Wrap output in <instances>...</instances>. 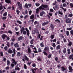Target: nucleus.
<instances>
[{
	"instance_id": "13",
	"label": "nucleus",
	"mask_w": 73,
	"mask_h": 73,
	"mask_svg": "<svg viewBox=\"0 0 73 73\" xmlns=\"http://www.w3.org/2000/svg\"><path fill=\"white\" fill-rule=\"evenodd\" d=\"M33 51L34 53H37V49H36V48L35 47H34L33 48Z\"/></svg>"
},
{
	"instance_id": "32",
	"label": "nucleus",
	"mask_w": 73,
	"mask_h": 73,
	"mask_svg": "<svg viewBox=\"0 0 73 73\" xmlns=\"http://www.w3.org/2000/svg\"><path fill=\"white\" fill-rule=\"evenodd\" d=\"M7 64L8 66H9L10 64V62L9 60H7Z\"/></svg>"
},
{
	"instance_id": "5",
	"label": "nucleus",
	"mask_w": 73,
	"mask_h": 73,
	"mask_svg": "<svg viewBox=\"0 0 73 73\" xmlns=\"http://www.w3.org/2000/svg\"><path fill=\"white\" fill-rule=\"evenodd\" d=\"M65 21L66 22V23H67V24L71 23V20L70 18H68L66 19Z\"/></svg>"
},
{
	"instance_id": "14",
	"label": "nucleus",
	"mask_w": 73,
	"mask_h": 73,
	"mask_svg": "<svg viewBox=\"0 0 73 73\" xmlns=\"http://www.w3.org/2000/svg\"><path fill=\"white\" fill-rule=\"evenodd\" d=\"M62 52L64 54H65V53H66V48H64L63 49Z\"/></svg>"
},
{
	"instance_id": "22",
	"label": "nucleus",
	"mask_w": 73,
	"mask_h": 73,
	"mask_svg": "<svg viewBox=\"0 0 73 73\" xmlns=\"http://www.w3.org/2000/svg\"><path fill=\"white\" fill-rule=\"evenodd\" d=\"M36 69H37V68H33V69H31L33 73H36V72H35V70L36 71Z\"/></svg>"
},
{
	"instance_id": "26",
	"label": "nucleus",
	"mask_w": 73,
	"mask_h": 73,
	"mask_svg": "<svg viewBox=\"0 0 73 73\" xmlns=\"http://www.w3.org/2000/svg\"><path fill=\"white\" fill-rule=\"evenodd\" d=\"M44 50H49V47L48 46L45 47Z\"/></svg>"
},
{
	"instance_id": "6",
	"label": "nucleus",
	"mask_w": 73,
	"mask_h": 73,
	"mask_svg": "<svg viewBox=\"0 0 73 73\" xmlns=\"http://www.w3.org/2000/svg\"><path fill=\"white\" fill-rule=\"evenodd\" d=\"M68 69L69 70V72L70 73H72L73 71V68H72V67L71 66H69L68 67Z\"/></svg>"
},
{
	"instance_id": "63",
	"label": "nucleus",
	"mask_w": 73,
	"mask_h": 73,
	"mask_svg": "<svg viewBox=\"0 0 73 73\" xmlns=\"http://www.w3.org/2000/svg\"><path fill=\"white\" fill-rule=\"evenodd\" d=\"M38 51L39 52H41V50L40 48H39L38 49Z\"/></svg>"
},
{
	"instance_id": "43",
	"label": "nucleus",
	"mask_w": 73,
	"mask_h": 73,
	"mask_svg": "<svg viewBox=\"0 0 73 73\" xmlns=\"http://www.w3.org/2000/svg\"><path fill=\"white\" fill-rule=\"evenodd\" d=\"M63 7H66L67 5H66V3H64L63 4Z\"/></svg>"
},
{
	"instance_id": "60",
	"label": "nucleus",
	"mask_w": 73,
	"mask_h": 73,
	"mask_svg": "<svg viewBox=\"0 0 73 73\" xmlns=\"http://www.w3.org/2000/svg\"><path fill=\"white\" fill-rule=\"evenodd\" d=\"M8 33H10V34H12V31L10 30H9L8 31Z\"/></svg>"
},
{
	"instance_id": "41",
	"label": "nucleus",
	"mask_w": 73,
	"mask_h": 73,
	"mask_svg": "<svg viewBox=\"0 0 73 73\" xmlns=\"http://www.w3.org/2000/svg\"><path fill=\"white\" fill-rule=\"evenodd\" d=\"M13 52L14 53L13 54H12V56L13 57H14V56L15 55V54H16V52H15V51H13Z\"/></svg>"
},
{
	"instance_id": "12",
	"label": "nucleus",
	"mask_w": 73,
	"mask_h": 73,
	"mask_svg": "<svg viewBox=\"0 0 73 73\" xmlns=\"http://www.w3.org/2000/svg\"><path fill=\"white\" fill-rule=\"evenodd\" d=\"M68 46H69L70 47V46H72V42H68Z\"/></svg>"
},
{
	"instance_id": "9",
	"label": "nucleus",
	"mask_w": 73,
	"mask_h": 73,
	"mask_svg": "<svg viewBox=\"0 0 73 73\" xmlns=\"http://www.w3.org/2000/svg\"><path fill=\"white\" fill-rule=\"evenodd\" d=\"M58 13L59 16L60 17H62V15H63V13H62L61 11H59Z\"/></svg>"
},
{
	"instance_id": "24",
	"label": "nucleus",
	"mask_w": 73,
	"mask_h": 73,
	"mask_svg": "<svg viewBox=\"0 0 73 73\" xmlns=\"http://www.w3.org/2000/svg\"><path fill=\"white\" fill-rule=\"evenodd\" d=\"M41 6L43 8H47L48 7V6L46 5H42Z\"/></svg>"
},
{
	"instance_id": "45",
	"label": "nucleus",
	"mask_w": 73,
	"mask_h": 73,
	"mask_svg": "<svg viewBox=\"0 0 73 73\" xmlns=\"http://www.w3.org/2000/svg\"><path fill=\"white\" fill-rule=\"evenodd\" d=\"M72 16H73V14L72 13L69 14V17H72Z\"/></svg>"
},
{
	"instance_id": "16",
	"label": "nucleus",
	"mask_w": 73,
	"mask_h": 73,
	"mask_svg": "<svg viewBox=\"0 0 73 73\" xmlns=\"http://www.w3.org/2000/svg\"><path fill=\"white\" fill-rule=\"evenodd\" d=\"M23 58H24V59H25L26 60H27V61H28L29 59L27 57V56H24L23 57Z\"/></svg>"
},
{
	"instance_id": "46",
	"label": "nucleus",
	"mask_w": 73,
	"mask_h": 73,
	"mask_svg": "<svg viewBox=\"0 0 73 73\" xmlns=\"http://www.w3.org/2000/svg\"><path fill=\"white\" fill-rule=\"evenodd\" d=\"M24 69H27V66L26 65L24 64Z\"/></svg>"
},
{
	"instance_id": "18",
	"label": "nucleus",
	"mask_w": 73,
	"mask_h": 73,
	"mask_svg": "<svg viewBox=\"0 0 73 73\" xmlns=\"http://www.w3.org/2000/svg\"><path fill=\"white\" fill-rule=\"evenodd\" d=\"M14 46L15 48H17L18 47H19V44L18 43H16L14 44Z\"/></svg>"
},
{
	"instance_id": "61",
	"label": "nucleus",
	"mask_w": 73,
	"mask_h": 73,
	"mask_svg": "<svg viewBox=\"0 0 73 73\" xmlns=\"http://www.w3.org/2000/svg\"><path fill=\"white\" fill-rule=\"evenodd\" d=\"M68 14H66L65 15V18H68Z\"/></svg>"
},
{
	"instance_id": "53",
	"label": "nucleus",
	"mask_w": 73,
	"mask_h": 73,
	"mask_svg": "<svg viewBox=\"0 0 73 73\" xmlns=\"http://www.w3.org/2000/svg\"><path fill=\"white\" fill-rule=\"evenodd\" d=\"M35 5L36 7H38L40 5V4L36 3H35Z\"/></svg>"
},
{
	"instance_id": "7",
	"label": "nucleus",
	"mask_w": 73,
	"mask_h": 73,
	"mask_svg": "<svg viewBox=\"0 0 73 73\" xmlns=\"http://www.w3.org/2000/svg\"><path fill=\"white\" fill-rule=\"evenodd\" d=\"M11 62L12 63H14L15 65L17 64V62L15 61V60L14 59H12L11 60Z\"/></svg>"
},
{
	"instance_id": "2",
	"label": "nucleus",
	"mask_w": 73,
	"mask_h": 73,
	"mask_svg": "<svg viewBox=\"0 0 73 73\" xmlns=\"http://www.w3.org/2000/svg\"><path fill=\"white\" fill-rule=\"evenodd\" d=\"M40 10H43V11H44V10H45V9L43 8L42 7V6H40L39 8H37L36 9V14H38V12H39V11H40Z\"/></svg>"
},
{
	"instance_id": "64",
	"label": "nucleus",
	"mask_w": 73,
	"mask_h": 73,
	"mask_svg": "<svg viewBox=\"0 0 73 73\" xmlns=\"http://www.w3.org/2000/svg\"><path fill=\"white\" fill-rule=\"evenodd\" d=\"M70 33L71 35H73V30H71L70 31Z\"/></svg>"
},
{
	"instance_id": "30",
	"label": "nucleus",
	"mask_w": 73,
	"mask_h": 73,
	"mask_svg": "<svg viewBox=\"0 0 73 73\" xmlns=\"http://www.w3.org/2000/svg\"><path fill=\"white\" fill-rule=\"evenodd\" d=\"M59 36L60 38H64V36L62 34H60V35Z\"/></svg>"
},
{
	"instance_id": "10",
	"label": "nucleus",
	"mask_w": 73,
	"mask_h": 73,
	"mask_svg": "<svg viewBox=\"0 0 73 73\" xmlns=\"http://www.w3.org/2000/svg\"><path fill=\"white\" fill-rule=\"evenodd\" d=\"M48 23H49V22L48 21L44 22L42 24V26H45V25H47V24H48Z\"/></svg>"
},
{
	"instance_id": "62",
	"label": "nucleus",
	"mask_w": 73,
	"mask_h": 73,
	"mask_svg": "<svg viewBox=\"0 0 73 73\" xmlns=\"http://www.w3.org/2000/svg\"><path fill=\"white\" fill-rule=\"evenodd\" d=\"M15 29L16 31H18V30H19V28H18L17 27H15Z\"/></svg>"
},
{
	"instance_id": "49",
	"label": "nucleus",
	"mask_w": 73,
	"mask_h": 73,
	"mask_svg": "<svg viewBox=\"0 0 73 73\" xmlns=\"http://www.w3.org/2000/svg\"><path fill=\"white\" fill-rule=\"evenodd\" d=\"M25 7L26 8H28V6L27 3H26L25 4Z\"/></svg>"
},
{
	"instance_id": "35",
	"label": "nucleus",
	"mask_w": 73,
	"mask_h": 73,
	"mask_svg": "<svg viewBox=\"0 0 73 73\" xmlns=\"http://www.w3.org/2000/svg\"><path fill=\"white\" fill-rule=\"evenodd\" d=\"M10 45V43H9V42H7V44H6V45H7V46H8V48H9Z\"/></svg>"
},
{
	"instance_id": "4",
	"label": "nucleus",
	"mask_w": 73,
	"mask_h": 73,
	"mask_svg": "<svg viewBox=\"0 0 73 73\" xmlns=\"http://www.w3.org/2000/svg\"><path fill=\"white\" fill-rule=\"evenodd\" d=\"M17 4H18V7L19 9H22V5L21 4L20 2H18Z\"/></svg>"
},
{
	"instance_id": "19",
	"label": "nucleus",
	"mask_w": 73,
	"mask_h": 73,
	"mask_svg": "<svg viewBox=\"0 0 73 73\" xmlns=\"http://www.w3.org/2000/svg\"><path fill=\"white\" fill-rule=\"evenodd\" d=\"M55 8L53 7V8L54 10H55L56 9H58V5H55Z\"/></svg>"
},
{
	"instance_id": "51",
	"label": "nucleus",
	"mask_w": 73,
	"mask_h": 73,
	"mask_svg": "<svg viewBox=\"0 0 73 73\" xmlns=\"http://www.w3.org/2000/svg\"><path fill=\"white\" fill-rule=\"evenodd\" d=\"M28 51L29 53H31V49H30L29 48L28 49Z\"/></svg>"
},
{
	"instance_id": "15",
	"label": "nucleus",
	"mask_w": 73,
	"mask_h": 73,
	"mask_svg": "<svg viewBox=\"0 0 73 73\" xmlns=\"http://www.w3.org/2000/svg\"><path fill=\"white\" fill-rule=\"evenodd\" d=\"M5 1L6 3H10V4H11L12 2L10 0H5Z\"/></svg>"
},
{
	"instance_id": "55",
	"label": "nucleus",
	"mask_w": 73,
	"mask_h": 73,
	"mask_svg": "<svg viewBox=\"0 0 73 73\" xmlns=\"http://www.w3.org/2000/svg\"><path fill=\"white\" fill-rule=\"evenodd\" d=\"M15 69L16 70H19L20 69L19 67H16L15 68Z\"/></svg>"
},
{
	"instance_id": "25",
	"label": "nucleus",
	"mask_w": 73,
	"mask_h": 73,
	"mask_svg": "<svg viewBox=\"0 0 73 73\" xmlns=\"http://www.w3.org/2000/svg\"><path fill=\"white\" fill-rule=\"evenodd\" d=\"M17 56H18L19 57H20V56H21V54H20V52H17Z\"/></svg>"
},
{
	"instance_id": "47",
	"label": "nucleus",
	"mask_w": 73,
	"mask_h": 73,
	"mask_svg": "<svg viewBox=\"0 0 73 73\" xmlns=\"http://www.w3.org/2000/svg\"><path fill=\"white\" fill-rule=\"evenodd\" d=\"M67 30H68L69 31H70L72 29V27H70V28H67Z\"/></svg>"
},
{
	"instance_id": "33",
	"label": "nucleus",
	"mask_w": 73,
	"mask_h": 73,
	"mask_svg": "<svg viewBox=\"0 0 73 73\" xmlns=\"http://www.w3.org/2000/svg\"><path fill=\"white\" fill-rule=\"evenodd\" d=\"M60 8H61V9H62L64 10V12H65L66 11V9H64V8H63V7H62V6H61L60 7Z\"/></svg>"
},
{
	"instance_id": "31",
	"label": "nucleus",
	"mask_w": 73,
	"mask_h": 73,
	"mask_svg": "<svg viewBox=\"0 0 73 73\" xmlns=\"http://www.w3.org/2000/svg\"><path fill=\"white\" fill-rule=\"evenodd\" d=\"M34 41V39H33L32 40H31L30 41V43L31 44H33V41Z\"/></svg>"
},
{
	"instance_id": "42",
	"label": "nucleus",
	"mask_w": 73,
	"mask_h": 73,
	"mask_svg": "<svg viewBox=\"0 0 73 73\" xmlns=\"http://www.w3.org/2000/svg\"><path fill=\"white\" fill-rule=\"evenodd\" d=\"M34 18V15H32L30 16V19H33Z\"/></svg>"
},
{
	"instance_id": "27",
	"label": "nucleus",
	"mask_w": 73,
	"mask_h": 73,
	"mask_svg": "<svg viewBox=\"0 0 73 73\" xmlns=\"http://www.w3.org/2000/svg\"><path fill=\"white\" fill-rule=\"evenodd\" d=\"M8 52L9 53H10V54L12 53L13 52V51H12V50H11V49H9V50L8 51Z\"/></svg>"
},
{
	"instance_id": "29",
	"label": "nucleus",
	"mask_w": 73,
	"mask_h": 73,
	"mask_svg": "<svg viewBox=\"0 0 73 73\" xmlns=\"http://www.w3.org/2000/svg\"><path fill=\"white\" fill-rule=\"evenodd\" d=\"M50 27H51V29H52V30L54 29V26H53V24H51Z\"/></svg>"
},
{
	"instance_id": "38",
	"label": "nucleus",
	"mask_w": 73,
	"mask_h": 73,
	"mask_svg": "<svg viewBox=\"0 0 73 73\" xmlns=\"http://www.w3.org/2000/svg\"><path fill=\"white\" fill-rule=\"evenodd\" d=\"M50 37L51 39H53V38H54V35H51L50 36Z\"/></svg>"
},
{
	"instance_id": "23",
	"label": "nucleus",
	"mask_w": 73,
	"mask_h": 73,
	"mask_svg": "<svg viewBox=\"0 0 73 73\" xmlns=\"http://www.w3.org/2000/svg\"><path fill=\"white\" fill-rule=\"evenodd\" d=\"M22 38H23V37H22V36L19 37L18 38V41H21V40H22Z\"/></svg>"
},
{
	"instance_id": "11",
	"label": "nucleus",
	"mask_w": 73,
	"mask_h": 73,
	"mask_svg": "<svg viewBox=\"0 0 73 73\" xmlns=\"http://www.w3.org/2000/svg\"><path fill=\"white\" fill-rule=\"evenodd\" d=\"M25 30V28L24 27H22L21 30V33L22 34L23 33V31H24Z\"/></svg>"
},
{
	"instance_id": "58",
	"label": "nucleus",
	"mask_w": 73,
	"mask_h": 73,
	"mask_svg": "<svg viewBox=\"0 0 73 73\" xmlns=\"http://www.w3.org/2000/svg\"><path fill=\"white\" fill-rule=\"evenodd\" d=\"M2 19L3 20H6L7 19V17H3Z\"/></svg>"
},
{
	"instance_id": "56",
	"label": "nucleus",
	"mask_w": 73,
	"mask_h": 73,
	"mask_svg": "<svg viewBox=\"0 0 73 73\" xmlns=\"http://www.w3.org/2000/svg\"><path fill=\"white\" fill-rule=\"evenodd\" d=\"M57 49H60V45H58L56 46Z\"/></svg>"
},
{
	"instance_id": "34",
	"label": "nucleus",
	"mask_w": 73,
	"mask_h": 73,
	"mask_svg": "<svg viewBox=\"0 0 73 73\" xmlns=\"http://www.w3.org/2000/svg\"><path fill=\"white\" fill-rule=\"evenodd\" d=\"M40 45L41 47H44V43L43 42H42L40 44Z\"/></svg>"
},
{
	"instance_id": "39",
	"label": "nucleus",
	"mask_w": 73,
	"mask_h": 73,
	"mask_svg": "<svg viewBox=\"0 0 73 73\" xmlns=\"http://www.w3.org/2000/svg\"><path fill=\"white\" fill-rule=\"evenodd\" d=\"M41 36V35L40 34H39L37 36V38H38V39H39V38H40V37Z\"/></svg>"
},
{
	"instance_id": "20",
	"label": "nucleus",
	"mask_w": 73,
	"mask_h": 73,
	"mask_svg": "<svg viewBox=\"0 0 73 73\" xmlns=\"http://www.w3.org/2000/svg\"><path fill=\"white\" fill-rule=\"evenodd\" d=\"M17 22L18 23V24H22V22H21L19 20L17 21Z\"/></svg>"
},
{
	"instance_id": "1",
	"label": "nucleus",
	"mask_w": 73,
	"mask_h": 73,
	"mask_svg": "<svg viewBox=\"0 0 73 73\" xmlns=\"http://www.w3.org/2000/svg\"><path fill=\"white\" fill-rule=\"evenodd\" d=\"M25 31H23L22 32V33L23 34L25 35L27 34L28 36H29V35L30 34V33H29V31L27 28H26L25 29ZM26 31L27 32H26Z\"/></svg>"
},
{
	"instance_id": "59",
	"label": "nucleus",
	"mask_w": 73,
	"mask_h": 73,
	"mask_svg": "<svg viewBox=\"0 0 73 73\" xmlns=\"http://www.w3.org/2000/svg\"><path fill=\"white\" fill-rule=\"evenodd\" d=\"M3 9V6L1 5L0 6V10H2Z\"/></svg>"
},
{
	"instance_id": "37",
	"label": "nucleus",
	"mask_w": 73,
	"mask_h": 73,
	"mask_svg": "<svg viewBox=\"0 0 73 73\" xmlns=\"http://www.w3.org/2000/svg\"><path fill=\"white\" fill-rule=\"evenodd\" d=\"M3 16H7V12H5L4 14H3Z\"/></svg>"
},
{
	"instance_id": "44",
	"label": "nucleus",
	"mask_w": 73,
	"mask_h": 73,
	"mask_svg": "<svg viewBox=\"0 0 73 73\" xmlns=\"http://www.w3.org/2000/svg\"><path fill=\"white\" fill-rule=\"evenodd\" d=\"M52 46L55 48V47H56V44L54 42L52 43Z\"/></svg>"
},
{
	"instance_id": "17",
	"label": "nucleus",
	"mask_w": 73,
	"mask_h": 73,
	"mask_svg": "<svg viewBox=\"0 0 73 73\" xmlns=\"http://www.w3.org/2000/svg\"><path fill=\"white\" fill-rule=\"evenodd\" d=\"M7 35L5 34H3L2 36V38L3 39V40H4L5 38V37H6Z\"/></svg>"
},
{
	"instance_id": "48",
	"label": "nucleus",
	"mask_w": 73,
	"mask_h": 73,
	"mask_svg": "<svg viewBox=\"0 0 73 73\" xmlns=\"http://www.w3.org/2000/svg\"><path fill=\"white\" fill-rule=\"evenodd\" d=\"M66 32V35H67V36H68L69 35V32L68 31H67Z\"/></svg>"
},
{
	"instance_id": "21",
	"label": "nucleus",
	"mask_w": 73,
	"mask_h": 73,
	"mask_svg": "<svg viewBox=\"0 0 73 73\" xmlns=\"http://www.w3.org/2000/svg\"><path fill=\"white\" fill-rule=\"evenodd\" d=\"M61 69L62 71H63L64 72V71L65 70V68H64V67H62L61 68Z\"/></svg>"
},
{
	"instance_id": "36",
	"label": "nucleus",
	"mask_w": 73,
	"mask_h": 73,
	"mask_svg": "<svg viewBox=\"0 0 73 73\" xmlns=\"http://www.w3.org/2000/svg\"><path fill=\"white\" fill-rule=\"evenodd\" d=\"M70 7L71 8H73V4L72 3H70Z\"/></svg>"
},
{
	"instance_id": "8",
	"label": "nucleus",
	"mask_w": 73,
	"mask_h": 73,
	"mask_svg": "<svg viewBox=\"0 0 73 73\" xmlns=\"http://www.w3.org/2000/svg\"><path fill=\"white\" fill-rule=\"evenodd\" d=\"M45 14V12L44 11H42L40 13V16L42 17L43 16V15Z\"/></svg>"
},
{
	"instance_id": "57",
	"label": "nucleus",
	"mask_w": 73,
	"mask_h": 73,
	"mask_svg": "<svg viewBox=\"0 0 73 73\" xmlns=\"http://www.w3.org/2000/svg\"><path fill=\"white\" fill-rule=\"evenodd\" d=\"M17 13V15H19V13H20V11L18 10H17L16 11Z\"/></svg>"
},
{
	"instance_id": "52",
	"label": "nucleus",
	"mask_w": 73,
	"mask_h": 73,
	"mask_svg": "<svg viewBox=\"0 0 73 73\" xmlns=\"http://www.w3.org/2000/svg\"><path fill=\"white\" fill-rule=\"evenodd\" d=\"M37 60L38 61H41V58L40 57H38Z\"/></svg>"
},
{
	"instance_id": "28",
	"label": "nucleus",
	"mask_w": 73,
	"mask_h": 73,
	"mask_svg": "<svg viewBox=\"0 0 73 73\" xmlns=\"http://www.w3.org/2000/svg\"><path fill=\"white\" fill-rule=\"evenodd\" d=\"M69 58L70 59H72V60H73V55L72 54L71 55H70L69 56Z\"/></svg>"
},
{
	"instance_id": "3",
	"label": "nucleus",
	"mask_w": 73,
	"mask_h": 73,
	"mask_svg": "<svg viewBox=\"0 0 73 73\" xmlns=\"http://www.w3.org/2000/svg\"><path fill=\"white\" fill-rule=\"evenodd\" d=\"M36 32L37 33V34H38V30L36 29H34V30L32 31V33L33 34H35V33H36Z\"/></svg>"
},
{
	"instance_id": "54",
	"label": "nucleus",
	"mask_w": 73,
	"mask_h": 73,
	"mask_svg": "<svg viewBox=\"0 0 73 73\" xmlns=\"http://www.w3.org/2000/svg\"><path fill=\"white\" fill-rule=\"evenodd\" d=\"M43 53L44 55H46V56H47L48 55V54H47L45 51L43 52Z\"/></svg>"
},
{
	"instance_id": "50",
	"label": "nucleus",
	"mask_w": 73,
	"mask_h": 73,
	"mask_svg": "<svg viewBox=\"0 0 73 73\" xmlns=\"http://www.w3.org/2000/svg\"><path fill=\"white\" fill-rule=\"evenodd\" d=\"M44 38V36H41L40 38V41L42 40V38Z\"/></svg>"
},
{
	"instance_id": "40",
	"label": "nucleus",
	"mask_w": 73,
	"mask_h": 73,
	"mask_svg": "<svg viewBox=\"0 0 73 73\" xmlns=\"http://www.w3.org/2000/svg\"><path fill=\"white\" fill-rule=\"evenodd\" d=\"M55 21L56 22H57V23H60V20L59 19H56L55 20Z\"/></svg>"
}]
</instances>
